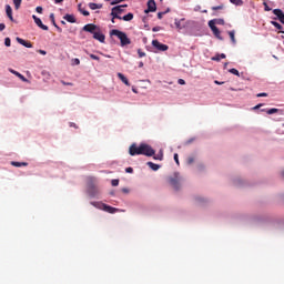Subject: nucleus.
I'll list each match as a JSON object with an SVG mask.
<instances>
[{"instance_id":"nucleus-1","label":"nucleus","mask_w":284,"mask_h":284,"mask_svg":"<svg viewBox=\"0 0 284 284\" xmlns=\"http://www.w3.org/2000/svg\"><path fill=\"white\" fill-rule=\"evenodd\" d=\"M129 154L131 156H138L141 154L144 156H154L156 154V151H154V149H152V146L146 143H141L139 146L133 143L129 148Z\"/></svg>"},{"instance_id":"nucleus-2","label":"nucleus","mask_w":284,"mask_h":284,"mask_svg":"<svg viewBox=\"0 0 284 284\" xmlns=\"http://www.w3.org/2000/svg\"><path fill=\"white\" fill-rule=\"evenodd\" d=\"M110 34L111 37H118V39H120L122 48H125V45H130V43H132V40L128 38V34L123 31H119V29L111 30Z\"/></svg>"},{"instance_id":"nucleus-3","label":"nucleus","mask_w":284,"mask_h":284,"mask_svg":"<svg viewBox=\"0 0 284 284\" xmlns=\"http://www.w3.org/2000/svg\"><path fill=\"white\" fill-rule=\"evenodd\" d=\"M152 45L160 52H166V50L170 49V47H168V44H163V43L159 42V40H153Z\"/></svg>"},{"instance_id":"nucleus-4","label":"nucleus","mask_w":284,"mask_h":284,"mask_svg":"<svg viewBox=\"0 0 284 284\" xmlns=\"http://www.w3.org/2000/svg\"><path fill=\"white\" fill-rule=\"evenodd\" d=\"M180 181H181V178L179 176V173H174V176L169 179V183L172 185V187H174V190H179Z\"/></svg>"},{"instance_id":"nucleus-5","label":"nucleus","mask_w":284,"mask_h":284,"mask_svg":"<svg viewBox=\"0 0 284 284\" xmlns=\"http://www.w3.org/2000/svg\"><path fill=\"white\" fill-rule=\"evenodd\" d=\"M88 194L89 196H91V199H97V196L101 194V191H99V187H97L95 185H90L88 189Z\"/></svg>"},{"instance_id":"nucleus-6","label":"nucleus","mask_w":284,"mask_h":284,"mask_svg":"<svg viewBox=\"0 0 284 284\" xmlns=\"http://www.w3.org/2000/svg\"><path fill=\"white\" fill-rule=\"evenodd\" d=\"M100 28L94 23H89L83 27L84 32H90V34H94Z\"/></svg>"},{"instance_id":"nucleus-7","label":"nucleus","mask_w":284,"mask_h":284,"mask_svg":"<svg viewBox=\"0 0 284 284\" xmlns=\"http://www.w3.org/2000/svg\"><path fill=\"white\" fill-rule=\"evenodd\" d=\"M93 39H95L97 41H100V43H105V34H103L101 32V29H98L94 33H93Z\"/></svg>"},{"instance_id":"nucleus-8","label":"nucleus","mask_w":284,"mask_h":284,"mask_svg":"<svg viewBox=\"0 0 284 284\" xmlns=\"http://www.w3.org/2000/svg\"><path fill=\"white\" fill-rule=\"evenodd\" d=\"M144 12L145 14H148L149 12H156V2L154 0H149L148 9Z\"/></svg>"},{"instance_id":"nucleus-9","label":"nucleus","mask_w":284,"mask_h":284,"mask_svg":"<svg viewBox=\"0 0 284 284\" xmlns=\"http://www.w3.org/2000/svg\"><path fill=\"white\" fill-rule=\"evenodd\" d=\"M32 19H33L34 23L38 26V28H41V30H45V31L49 30L48 26L43 24V22L40 20L39 17L33 14Z\"/></svg>"},{"instance_id":"nucleus-10","label":"nucleus","mask_w":284,"mask_h":284,"mask_svg":"<svg viewBox=\"0 0 284 284\" xmlns=\"http://www.w3.org/2000/svg\"><path fill=\"white\" fill-rule=\"evenodd\" d=\"M9 72H11V74H14L16 77H18V79L20 81H23V83H28V79L26 77H23V74H21L19 71H16L14 69H9Z\"/></svg>"},{"instance_id":"nucleus-11","label":"nucleus","mask_w":284,"mask_h":284,"mask_svg":"<svg viewBox=\"0 0 284 284\" xmlns=\"http://www.w3.org/2000/svg\"><path fill=\"white\" fill-rule=\"evenodd\" d=\"M273 14H275V17H277L278 21H281V23H284V13L283 10L281 9H274L273 10Z\"/></svg>"},{"instance_id":"nucleus-12","label":"nucleus","mask_w":284,"mask_h":284,"mask_svg":"<svg viewBox=\"0 0 284 284\" xmlns=\"http://www.w3.org/2000/svg\"><path fill=\"white\" fill-rule=\"evenodd\" d=\"M16 40L20 43V45H23L24 48H32V42H28L21 38H17Z\"/></svg>"},{"instance_id":"nucleus-13","label":"nucleus","mask_w":284,"mask_h":284,"mask_svg":"<svg viewBox=\"0 0 284 284\" xmlns=\"http://www.w3.org/2000/svg\"><path fill=\"white\" fill-rule=\"evenodd\" d=\"M6 12L8 19H10V21H14V17H12V7H10V4L6 6Z\"/></svg>"},{"instance_id":"nucleus-14","label":"nucleus","mask_w":284,"mask_h":284,"mask_svg":"<svg viewBox=\"0 0 284 284\" xmlns=\"http://www.w3.org/2000/svg\"><path fill=\"white\" fill-rule=\"evenodd\" d=\"M104 212H108L109 214H114L115 212H119V209L105 204Z\"/></svg>"},{"instance_id":"nucleus-15","label":"nucleus","mask_w":284,"mask_h":284,"mask_svg":"<svg viewBox=\"0 0 284 284\" xmlns=\"http://www.w3.org/2000/svg\"><path fill=\"white\" fill-rule=\"evenodd\" d=\"M91 205H93V207H97V210H105V203L102 202H91Z\"/></svg>"},{"instance_id":"nucleus-16","label":"nucleus","mask_w":284,"mask_h":284,"mask_svg":"<svg viewBox=\"0 0 284 284\" xmlns=\"http://www.w3.org/2000/svg\"><path fill=\"white\" fill-rule=\"evenodd\" d=\"M63 20L68 21V23H77V18H74L72 14H65Z\"/></svg>"},{"instance_id":"nucleus-17","label":"nucleus","mask_w":284,"mask_h":284,"mask_svg":"<svg viewBox=\"0 0 284 284\" xmlns=\"http://www.w3.org/2000/svg\"><path fill=\"white\" fill-rule=\"evenodd\" d=\"M212 32H213V34H214V37H215L216 39H220V41H223V37H221V30H219V27L214 28V29L212 30Z\"/></svg>"},{"instance_id":"nucleus-18","label":"nucleus","mask_w":284,"mask_h":284,"mask_svg":"<svg viewBox=\"0 0 284 284\" xmlns=\"http://www.w3.org/2000/svg\"><path fill=\"white\" fill-rule=\"evenodd\" d=\"M118 78L122 81V83H124V85H130V81L125 75H123V73H118Z\"/></svg>"},{"instance_id":"nucleus-19","label":"nucleus","mask_w":284,"mask_h":284,"mask_svg":"<svg viewBox=\"0 0 284 284\" xmlns=\"http://www.w3.org/2000/svg\"><path fill=\"white\" fill-rule=\"evenodd\" d=\"M89 8L91 10H101V8H103V4H98V3H94V2H90Z\"/></svg>"},{"instance_id":"nucleus-20","label":"nucleus","mask_w":284,"mask_h":284,"mask_svg":"<svg viewBox=\"0 0 284 284\" xmlns=\"http://www.w3.org/2000/svg\"><path fill=\"white\" fill-rule=\"evenodd\" d=\"M11 165H13V168H27L28 163L27 162H11Z\"/></svg>"},{"instance_id":"nucleus-21","label":"nucleus","mask_w":284,"mask_h":284,"mask_svg":"<svg viewBox=\"0 0 284 284\" xmlns=\"http://www.w3.org/2000/svg\"><path fill=\"white\" fill-rule=\"evenodd\" d=\"M271 24L274 26V28H276V30H280L281 34H284L283 26H281V23H278L276 21H271Z\"/></svg>"},{"instance_id":"nucleus-22","label":"nucleus","mask_w":284,"mask_h":284,"mask_svg":"<svg viewBox=\"0 0 284 284\" xmlns=\"http://www.w3.org/2000/svg\"><path fill=\"white\" fill-rule=\"evenodd\" d=\"M236 32L233 30V31H229V37L233 43V45H236V37H235Z\"/></svg>"},{"instance_id":"nucleus-23","label":"nucleus","mask_w":284,"mask_h":284,"mask_svg":"<svg viewBox=\"0 0 284 284\" xmlns=\"http://www.w3.org/2000/svg\"><path fill=\"white\" fill-rule=\"evenodd\" d=\"M132 19H134V13H131V12L121 17L122 21H132Z\"/></svg>"},{"instance_id":"nucleus-24","label":"nucleus","mask_w":284,"mask_h":284,"mask_svg":"<svg viewBox=\"0 0 284 284\" xmlns=\"http://www.w3.org/2000/svg\"><path fill=\"white\" fill-rule=\"evenodd\" d=\"M123 8H128V4L113 7V11H116L118 14H121V12H123Z\"/></svg>"},{"instance_id":"nucleus-25","label":"nucleus","mask_w":284,"mask_h":284,"mask_svg":"<svg viewBox=\"0 0 284 284\" xmlns=\"http://www.w3.org/2000/svg\"><path fill=\"white\" fill-rule=\"evenodd\" d=\"M146 165L150 166L153 172H156L161 168V165L154 164L153 162H148Z\"/></svg>"},{"instance_id":"nucleus-26","label":"nucleus","mask_w":284,"mask_h":284,"mask_svg":"<svg viewBox=\"0 0 284 284\" xmlns=\"http://www.w3.org/2000/svg\"><path fill=\"white\" fill-rule=\"evenodd\" d=\"M78 10L81 12V14H83V17H90V11L83 10L81 8V3L78 6Z\"/></svg>"},{"instance_id":"nucleus-27","label":"nucleus","mask_w":284,"mask_h":284,"mask_svg":"<svg viewBox=\"0 0 284 284\" xmlns=\"http://www.w3.org/2000/svg\"><path fill=\"white\" fill-rule=\"evenodd\" d=\"M23 2V0H13V6L16 10H19V8H21V3Z\"/></svg>"},{"instance_id":"nucleus-28","label":"nucleus","mask_w":284,"mask_h":284,"mask_svg":"<svg viewBox=\"0 0 284 284\" xmlns=\"http://www.w3.org/2000/svg\"><path fill=\"white\" fill-rule=\"evenodd\" d=\"M221 59H225V53L217 54L212 58V61H221Z\"/></svg>"},{"instance_id":"nucleus-29","label":"nucleus","mask_w":284,"mask_h":284,"mask_svg":"<svg viewBox=\"0 0 284 284\" xmlns=\"http://www.w3.org/2000/svg\"><path fill=\"white\" fill-rule=\"evenodd\" d=\"M111 17H113V19H119L121 21V16H119V13L116 11H114L113 8H112V11H111Z\"/></svg>"},{"instance_id":"nucleus-30","label":"nucleus","mask_w":284,"mask_h":284,"mask_svg":"<svg viewBox=\"0 0 284 284\" xmlns=\"http://www.w3.org/2000/svg\"><path fill=\"white\" fill-rule=\"evenodd\" d=\"M276 112H281V110L274 108L266 110V114H276Z\"/></svg>"},{"instance_id":"nucleus-31","label":"nucleus","mask_w":284,"mask_h":284,"mask_svg":"<svg viewBox=\"0 0 284 284\" xmlns=\"http://www.w3.org/2000/svg\"><path fill=\"white\" fill-rule=\"evenodd\" d=\"M229 72H230L231 74H234L235 77H241V73H240L239 70H236V69H230Z\"/></svg>"},{"instance_id":"nucleus-32","label":"nucleus","mask_w":284,"mask_h":284,"mask_svg":"<svg viewBox=\"0 0 284 284\" xmlns=\"http://www.w3.org/2000/svg\"><path fill=\"white\" fill-rule=\"evenodd\" d=\"M233 6H243V0H230Z\"/></svg>"},{"instance_id":"nucleus-33","label":"nucleus","mask_w":284,"mask_h":284,"mask_svg":"<svg viewBox=\"0 0 284 284\" xmlns=\"http://www.w3.org/2000/svg\"><path fill=\"white\" fill-rule=\"evenodd\" d=\"M106 1H111L110 6H118V3H123V0H106Z\"/></svg>"},{"instance_id":"nucleus-34","label":"nucleus","mask_w":284,"mask_h":284,"mask_svg":"<svg viewBox=\"0 0 284 284\" xmlns=\"http://www.w3.org/2000/svg\"><path fill=\"white\" fill-rule=\"evenodd\" d=\"M214 21L216 26H225V20L223 19H215Z\"/></svg>"},{"instance_id":"nucleus-35","label":"nucleus","mask_w":284,"mask_h":284,"mask_svg":"<svg viewBox=\"0 0 284 284\" xmlns=\"http://www.w3.org/2000/svg\"><path fill=\"white\" fill-rule=\"evenodd\" d=\"M209 28H211V30H214V28H216V22H215V20L209 21Z\"/></svg>"},{"instance_id":"nucleus-36","label":"nucleus","mask_w":284,"mask_h":284,"mask_svg":"<svg viewBox=\"0 0 284 284\" xmlns=\"http://www.w3.org/2000/svg\"><path fill=\"white\" fill-rule=\"evenodd\" d=\"M153 159H154L155 161H163V154H162V153H159L158 155H154V154H153Z\"/></svg>"},{"instance_id":"nucleus-37","label":"nucleus","mask_w":284,"mask_h":284,"mask_svg":"<svg viewBox=\"0 0 284 284\" xmlns=\"http://www.w3.org/2000/svg\"><path fill=\"white\" fill-rule=\"evenodd\" d=\"M11 43H12V41L10 40V38H6V39H4V45H6L7 48H10Z\"/></svg>"},{"instance_id":"nucleus-38","label":"nucleus","mask_w":284,"mask_h":284,"mask_svg":"<svg viewBox=\"0 0 284 284\" xmlns=\"http://www.w3.org/2000/svg\"><path fill=\"white\" fill-rule=\"evenodd\" d=\"M81 64V60H79V58H74L72 60V65H80Z\"/></svg>"},{"instance_id":"nucleus-39","label":"nucleus","mask_w":284,"mask_h":284,"mask_svg":"<svg viewBox=\"0 0 284 284\" xmlns=\"http://www.w3.org/2000/svg\"><path fill=\"white\" fill-rule=\"evenodd\" d=\"M138 54L140 59H143V57H145V52H143L141 49L138 50Z\"/></svg>"},{"instance_id":"nucleus-40","label":"nucleus","mask_w":284,"mask_h":284,"mask_svg":"<svg viewBox=\"0 0 284 284\" xmlns=\"http://www.w3.org/2000/svg\"><path fill=\"white\" fill-rule=\"evenodd\" d=\"M90 59H93V61H100L101 58H99V55H94V54H90Z\"/></svg>"},{"instance_id":"nucleus-41","label":"nucleus","mask_w":284,"mask_h":284,"mask_svg":"<svg viewBox=\"0 0 284 284\" xmlns=\"http://www.w3.org/2000/svg\"><path fill=\"white\" fill-rule=\"evenodd\" d=\"M263 6H264L265 12H270L272 10V8H270V6H267V2H264Z\"/></svg>"},{"instance_id":"nucleus-42","label":"nucleus","mask_w":284,"mask_h":284,"mask_svg":"<svg viewBox=\"0 0 284 284\" xmlns=\"http://www.w3.org/2000/svg\"><path fill=\"white\" fill-rule=\"evenodd\" d=\"M224 6L223 4H220L217 7H212V10L213 11H216V10H223Z\"/></svg>"},{"instance_id":"nucleus-43","label":"nucleus","mask_w":284,"mask_h":284,"mask_svg":"<svg viewBox=\"0 0 284 284\" xmlns=\"http://www.w3.org/2000/svg\"><path fill=\"white\" fill-rule=\"evenodd\" d=\"M50 19H51L52 24L55 27L57 26V21L54 20V13L50 14Z\"/></svg>"},{"instance_id":"nucleus-44","label":"nucleus","mask_w":284,"mask_h":284,"mask_svg":"<svg viewBox=\"0 0 284 284\" xmlns=\"http://www.w3.org/2000/svg\"><path fill=\"white\" fill-rule=\"evenodd\" d=\"M36 12H38V14H43V8L42 7H37Z\"/></svg>"},{"instance_id":"nucleus-45","label":"nucleus","mask_w":284,"mask_h":284,"mask_svg":"<svg viewBox=\"0 0 284 284\" xmlns=\"http://www.w3.org/2000/svg\"><path fill=\"white\" fill-rule=\"evenodd\" d=\"M111 185H112L113 187H116V186L119 185V180H112V181H111Z\"/></svg>"},{"instance_id":"nucleus-46","label":"nucleus","mask_w":284,"mask_h":284,"mask_svg":"<svg viewBox=\"0 0 284 284\" xmlns=\"http://www.w3.org/2000/svg\"><path fill=\"white\" fill-rule=\"evenodd\" d=\"M175 27L181 30V20L175 19Z\"/></svg>"},{"instance_id":"nucleus-47","label":"nucleus","mask_w":284,"mask_h":284,"mask_svg":"<svg viewBox=\"0 0 284 284\" xmlns=\"http://www.w3.org/2000/svg\"><path fill=\"white\" fill-rule=\"evenodd\" d=\"M176 165H180V162H179V153H175L174 156H173Z\"/></svg>"},{"instance_id":"nucleus-48","label":"nucleus","mask_w":284,"mask_h":284,"mask_svg":"<svg viewBox=\"0 0 284 284\" xmlns=\"http://www.w3.org/2000/svg\"><path fill=\"white\" fill-rule=\"evenodd\" d=\"M125 172H126L128 174H132V172H134V169H132L131 166H129V168L125 169Z\"/></svg>"},{"instance_id":"nucleus-49","label":"nucleus","mask_w":284,"mask_h":284,"mask_svg":"<svg viewBox=\"0 0 284 284\" xmlns=\"http://www.w3.org/2000/svg\"><path fill=\"white\" fill-rule=\"evenodd\" d=\"M192 163H194V158L192 156L187 158V164L192 165Z\"/></svg>"},{"instance_id":"nucleus-50","label":"nucleus","mask_w":284,"mask_h":284,"mask_svg":"<svg viewBox=\"0 0 284 284\" xmlns=\"http://www.w3.org/2000/svg\"><path fill=\"white\" fill-rule=\"evenodd\" d=\"M61 83H62V85H74V83H72V82H65V81H61Z\"/></svg>"},{"instance_id":"nucleus-51","label":"nucleus","mask_w":284,"mask_h":284,"mask_svg":"<svg viewBox=\"0 0 284 284\" xmlns=\"http://www.w3.org/2000/svg\"><path fill=\"white\" fill-rule=\"evenodd\" d=\"M39 54H42L43 57H45L48 54V52H45V50H38Z\"/></svg>"},{"instance_id":"nucleus-52","label":"nucleus","mask_w":284,"mask_h":284,"mask_svg":"<svg viewBox=\"0 0 284 284\" xmlns=\"http://www.w3.org/2000/svg\"><path fill=\"white\" fill-rule=\"evenodd\" d=\"M178 83H179L180 85H185V80L179 79V80H178Z\"/></svg>"},{"instance_id":"nucleus-53","label":"nucleus","mask_w":284,"mask_h":284,"mask_svg":"<svg viewBox=\"0 0 284 284\" xmlns=\"http://www.w3.org/2000/svg\"><path fill=\"white\" fill-rule=\"evenodd\" d=\"M6 30V23H0V32H3Z\"/></svg>"},{"instance_id":"nucleus-54","label":"nucleus","mask_w":284,"mask_h":284,"mask_svg":"<svg viewBox=\"0 0 284 284\" xmlns=\"http://www.w3.org/2000/svg\"><path fill=\"white\" fill-rule=\"evenodd\" d=\"M161 30V27H154L153 29H152V32H159Z\"/></svg>"},{"instance_id":"nucleus-55","label":"nucleus","mask_w":284,"mask_h":284,"mask_svg":"<svg viewBox=\"0 0 284 284\" xmlns=\"http://www.w3.org/2000/svg\"><path fill=\"white\" fill-rule=\"evenodd\" d=\"M54 28L58 30V32H63V29H61V27H58V24H55Z\"/></svg>"},{"instance_id":"nucleus-56","label":"nucleus","mask_w":284,"mask_h":284,"mask_svg":"<svg viewBox=\"0 0 284 284\" xmlns=\"http://www.w3.org/2000/svg\"><path fill=\"white\" fill-rule=\"evenodd\" d=\"M260 108H263V104H257L253 108V110H258Z\"/></svg>"},{"instance_id":"nucleus-57","label":"nucleus","mask_w":284,"mask_h":284,"mask_svg":"<svg viewBox=\"0 0 284 284\" xmlns=\"http://www.w3.org/2000/svg\"><path fill=\"white\" fill-rule=\"evenodd\" d=\"M256 97H257V98L267 97V93H258Z\"/></svg>"},{"instance_id":"nucleus-58","label":"nucleus","mask_w":284,"mask_h":284,"mask_svg":"<svg viewBox=\"0 0 284 284\" xmlns=\"http://www.w3.org/2000/svg\"><path fill=\"white\" fill-rule=\"evenodd\" d=\"M163 14H164L163 12H159L158 13V19H163Z\"/></svg>"},{"instance_id":"nucleus-59","label":"nucleus","mask_w":284,"mask_h":284,"mask_svg":"<svg viewBox=\"0 0 284 284\" xmlns=\"http://www.w3.org/2000/svg\"><path fill=\"white\" fill-rule=\"evenodd\" d=\"M70 128H77V124L74 122H71Z\"/></svg>"},{"instance_id":"nucleus-60","label":"nucleus","mask_w":284,"mask_h":284,"mask_svg":"<svg viewBox=\"0 0 284 284\" xmlns=\"http://www.w3.org/2000/svg\"><path fill=\"white\" fill-rule=\"evenodd\" d=\"M215 84L216 85H223V82H220V81L215 80Z\"/></svg>"},{"instance_id":"nucleus-61","label":"nucleus","mask_w":284,"mask_h":284,"mask_svg":"<svg viewBox=\"0 0 284 284\" xmlns=\"http://www.w3.org/2000/svg\"><path fill=\"white\" fill-rule=\"evenodd\" d=\"M122 192H124V194H128V192H130V190H128V189H122Z\"/></svg>"},{"instance_id":"nucleus-62","label":"nucleus","mask_w":284,"mask_h":284,"mask_svg":"<svg viewBox=\"0 0 284 284\" xmlns=\"http://www.w3.org/2000/svg\"><path fill=\"white\" fill-rule=\"evenodd\" d=\"M54 3H63V0H54Z\"/></svg>"},{"instance_id":"nucleus-63","label":"nucleus","mask_w":284,"mask_h":284,"mask_svg":"<svg viewBox=\"0 0 284 284\" xmlns=\"http://www.w3.org/2000/svg\"><path fill=\"white\" fill-rule=\"evenodd\" d=\"M132 92H134V94H138V91H136V89H132Z\"/></svg>"},{"instance_id":"nucleus-64","label":"nucleus","mask_w":284,"mask_h":284,"mask_svg":"<svg viewBox=\"0 0 284 284\" xmlns=\"http://www.w3.org/2000/svg\"><path fill=\"white\" fill-rule=\"evenodd\" d=\"M139 68H143V62H140Z\"/></svg>"}]
</instances>
